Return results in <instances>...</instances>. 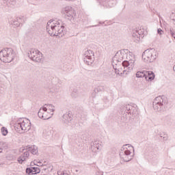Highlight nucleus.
<instances>
[{
	"mask_svg": "<svg viewBox=\"0 0 175 175\" xmlns=\"http://www.w3.org/2000/svg\"><path fill=\"white\" fill-rule=\"evenodd\" d=\"M38 116L39 118H42V120H49L53 117V113L47 111V107H42L38 111Z\"/></svg>",
	"mask_w": 175,
	"mask_h": 175,
	"instance_id": "6e6552de",
	"label": "nucleus"
},
{
	"mask_svg": "<svg viewBox=\"0 0 175 175\" xmlns=\"http://www.w3.org/2000/svg\"><path fill=\"white\" fill-rule=\"evenodd\" d=\"M160 137H163V134L161 133L160 134Z\"/></svg>",
	"mask_w": 175,
	"mask_h": 175,
	"instance_id": "a19ab883",
	"label": "nucleus"
},
{
	"mask_svg": "<svg viewBox=\"0 0 175 175\" xmlns=\"http://www.w3.org/2000/svg\"><path fill=\"white\" fill-rule=\"evenodd\" d=\"M3 150V148H2V146H0V154L1 152H2Z\"/></svg>",
	"mask_w": 175,
	"mask_h": 175,
	"instance_id": "e433bc0d",
	"label": "nucleus"
},
{
	"mask_svg": "<svg viewBox=\"0 0 175 175\" xmlns=\"http://www.w3.org/2000/svg\"><path fill=\"white\" fill-rule=\"evenodd\" d=\"M158 58V51L155 49H148L142 53V59L146 64H151Z\"/></svg>",
	"mask_w": 175,
	"mask_h": 175,
	"instance_id": "20e7f679",
	"label": "nucleus"
},
{
	"mask_svg": "<svg viewBox=\"0 0 175 175\" xmlns=\"http://www.w3.org/2000/svg\"><path fill=\"white\" fill-rule=\"evenodd\" d=\"M27 55L31 61L34 62H42V54L39 50L30 49L27 51Z\"/></svg>",
	"mask_w": 175,
	"mask_h": 175,
	"instance_id": "423d86ee",
	"label": "nucleus"
},
{
	"mask_svg": "<svg viewBox=\"0 0 175 175\" xmlns=\"http://www.w3.org/2000/svg\"><path fill=\"white\" fill-rule=\"evenodd\" d=\"M105 88L103 86H97L94 89V94H98V92H102Z\"/></svg>",
	"mask_w": 175,
	"mask_h": 175,
	"instance_id": "aec40b11",
	"label": "nucleus"
},
{
	"mask_svg": "<svg viewBox=\"0 0 175 175\" xmlns=\"http://www.w3.org/2000/svg\"><path fill=\"white\" fill-rule=\"evenodd\" d=\"M153 109L156 111L163 113L167 109V98L165 96H159L153 101Z\"/></svg>",
	"mask_w": 175,
	"mask_h": 175,
	"instance_id": "f03ea898",
	"label": "nucleus"
},
{
	"mask_svg": "<svg viewBox=\"0 0 175 175\" xmlns=\"http://www.w3.org/2000/svg\"><path fill=\"white\" fill-rule=\"evenodd\" d=\"M25 159H27V157L22 154L21 157L18 158V163H23V162H24Z\"/></svg>",
	"mask_w": 175,
	"mask_h": 175,
	"instance_id": "412c9836",
	"label": "nucleus"
},
{
	"mask_svg": "<svg viewBox=\"0 0 175 175\" xmlns=\"http://www.w3.org/2000/svg\"><path fill=\"white\" fill-rule=\"evenodd\" d=\"M57 174L58 175H63L64 174V171H58Z\"/></svg>",
	"mask_w": 175,
	"mask_h": 175,
	"instance_id": "f704fd0d",
	"label": "nucleus"
},
{
	"mask_svg": "<svg viewBox=\"0 0 175 175\" xmlns=\"http://www.w3.org/2000/svg\"><path fill=\"white\" fill-rule=\"evenodd\" d=\"M125 55H126V53H125L124 51H118L112 59L113 64H116V62L120 63L121 61H123Z\"/></svg>",
	"mask_w": 175,
	"mask_h": 175,
	"instance_id": "9b49d317",
	"label": "nucleus"
},
{
	"mask_svg": "<svg viewBox=\"0 0 175 175\" xmlns=\"http://www.w3.org/2000/svg\"><path fill=\"white\" fill-rule=\"evenodd\" d=\"M146 72H147V70L138 71L136 73V77H137L138 79L144 77L146 79Z\"/></svg>",
	"mask_w": 175,
	"mask_h": 175,
	"instance_id": "6ab92c4d",
	"label": "nucleus"
},
{
	"mask_svg": "<svg viewBox=\"0 0 175 175\" xmlns=\"http://www.w3.org/2000/svg\"><path fill=\"white\" fill-rule=\"evenodd\" d=\"M118 62L114 63V61L112 60V65H113V69L116 70V69H118Z\"/></svg>",
	"mask_w": 175,
	"mask_h": 175,
	"instance_id": "c756f323",
	"label": "nucleus"
},
{
	"mask_svg": "<svg viewBox=\"0 0 175 175\" xmlns=\"http://www.w3.org/2000/svg\"><path fill=\"white\" fill-rule=\"evenodd\" d=\"M124 109H125L126 111H131V110H132V109H133V107H132V105H127L124 107Z\"/></svg>",
	"mask_w": 175,
	"mask_h": 175,
	"instance_id": "c85d7f7f",
	"label": "nucleus"
},
{
	"mask_svg": "<svg viewBox=\"0 0 175 175\" xmlns=\"http://www.w3.org/2000/svg\"><path fill=\"white\" fill-rule=\"evenodd\" d=\"M72 114H70V113H65L63 115V121L65 122V124H69L72 122Z\"/></svg>",
	"mask_w": 175,
	"mask_h": 175,
	"instance_id": "dca6fc26",
	"label": "nucleus"
},
{
	"mask_svg": "<svg viewBox=\"0 0 175 175\" xmlns=\"http://www.w3.org/2000/svg\"><path fill=\"white\" fill-rule=\"evenodd\" d=\"M122 64L124 69H126L127 72H131V70L133 69V66H135V60H124V62H122Z\"/></svg>",
	"mask_w": 175,
	"mask_h": 175,
	"instance_id": "f8f14e48",
	"label": "nucleus"
},
{
	"mask_svg": "<svg viewBox=\"0 0 175 175\" xmlns=\"http://www.w3.org/2000/svg\"><path fill=\"white\" fill-rule=\"evenodd\" d=\"M120 157L124 162H129L132 161V156H131V150L126 149L124 151L121 150L120 152Z\"/></svg>",
	"mask_w": 175,
	"mask_h": 175,
	"instance_id": "9d476101",
	"label": "nucleus"
},
{
	"mask_svg": "<svg viewBox=\"0 0 175 175\" xmlns=\"http://www.w3.org/2000/svg\"><path fill=\"white\" fill-rule=\"evenodd\" d=\"M93 145H94V147L97 148V150H100L102 148V145L99 144V143L98 142H94L93 143Z\"/></svg>",
	"mask_w": 175,
	"mask_h": 175,
	"instance_id": "b1692460",
	"label": "nucleus"
},
{
	"mask_svg": "<svg viewBox=\"0 0 175 175\" xmlns=\"http://www.w3.org/2000/svg\"><path fill=\"white\" fill-rule=\"evenodd\" d=\"M111 3V1H109L108 2V5H110Z\"/></svg>",
	"mask_w": 175,
	"mask_h": 175,
	"instance_id": "37998d69",
	"label": "nucleus"
},
{
	"mask_svg": "<svg viewBox=\"0 0 175 175\" xmlns=\"http://www.w3.org/2000/svg\"><path fill=\"white\" fill-rule=\"evenodd\" d=\"M126 70V69H124L122 72H120V68H118L115 70V72L116 75H119V76H122V75H125V72H127Z\"/></svg>",
	"mask_w": 175,
	"mask_h": 175,
	"instance_id": "4be33fe9",
	"label": "nucleus"
},
{
	"mask_svg": "<svg viewBox=\"0 0 175 175\" xmlns=\"http://www.w3.org/2000/svg\"><path fill=\"white\" fill-rule=\"evenodd\" d=\"M84 55L83 61L85 64H87V65H92L94 61H95L94 51L89 49L85 52Z\"/></svg>",
	"mask_w": 175,
	"mask_h": 175,
	"instance_id": "0eeeda50",
	"label": "nucleus"
},
{
	"mask_svg": "<svg viewBox=\"0 0 175 175\" xmlns=\"http://www.w3.org/2000/svg\"><path fill=\"white\" fill-rule=\"evenodd\" d=\"M34 174H38L40 172V168L38 167H32Z\"/></svg>",
	"mask_w": 175,
	"mask_h": 175,
	"instance_id": "bb28decb",
	"label": "nucleus"
},
{
	"mask_svg": "<svg viewBox=\"0 0 175 175\" xmlns=\"http://www.w3.org/2000/svg\"><path fill=\"white\" fill-rule=\"evenodd\" d=\"M155 79V74L152 71H146L145 75V79L147 81H152Z\"/></svg>",
	"mask_w": 175,
	"mask_h": 175,
	"instance_id": "4468645a",
	"label": "nucleus"
},
{
	"mask_svg": "<svg viewBox=\"0 0 175 175\" xmlns=\"http://www.w3.org/2000/svg\"><path fill=\"white\" fill-rule=\"evenodd\" d=\"M27 150L28 149L27 148L23 149V151L24 152L23 156L25 157L26 158H28V157H29V152H28V150L27 151Z\"/></svg>",
	"mask_w": 175,
	"mask_h": 175,
	"instance_id": "cd10ccee",
	"label": "nucleus"
},
{
	"mask_svg": "<svg viewBox=\"0 0 175 175\" xmlns=\"http://www.w3.org/2000/svg\"><path fill=\"white\" fill-rule=\"evenodd\" d=\"M16 0H7V2L10 3V5H16Z\"/></svg>",
	"mask_w": 175,
	"mask_h": 175,
	"instance_id": "7c9ffc66",
	"label": "nucleus"
},
{
	"mask_svg": "<svg viewBox=\"0 0 175 175\" xmlns=\"http://www.w3.org/2000/svg\"><path fill=\"white\" fill-rule=\"evenodd\" d=\"M143 34V31L142 30H139L137 29L133 30L132 36L133 38H137L136 40L139 42L140 40V36Z\"/></svg>",
	"mask_w": 175,
	"mask_h": 175,
	"instance_id": "2eb2a0df",
	"label": "nucleus"
},
{
	"mask_svg": "<svg viewBox=\"0 0 175 175\" xmlns=\"http://www.w3.org/2000/svg\"><path fill=\"white\" fill-rule=\"evenodd\" d=\"M33 163L34 165H36V161H34L33 162Z\"/></svg>",
	"mask_w": 175,
	"mask_h": 175,
	"instance_id": "79ce46f5",
	"label": "nucleus"
},
{
	"mask_svg": "<svg viewBox=\"0 0 175 175\" xmlns=\"http://www.w3.org/2000/svg\"><path fill=\"white\" fill-rule=\"evenodd\" d=\"M26 173H27V174H29V175L35 174L33 173V170L32 169V167H31L27 168V169H26Z\"/></svg>",
	"mask_w": 175,
	"mask_h": 175,
	"instance_id": "393cba45",
	"label": "nucleus"
},
{
	"mask_svg": "<svg viewBox=\"0 0 175 175\" xmlns=\"http://www.w3.org/2000/svg\"><path fill=\"white\" fill-rule=\"evenodd\" d=\"M44 107H47V110H49V113H54L55 111V109H54V105L51 104H45L44 105Z\"/></svg>",
	"mask_w": 175,
	"mask_h": 175,
	"instance_id": "a211bd4d",
	"label": "nucleus"
},
{
	"mask_svg": "<svg viewBox=\"0 0 175 175\" xmlns=\"http://www.w3.org/2000/svg\"><path fill=\"white\" fill-rule=\"evenodd\" d=\"M44 170H47V168H44Z\"/></svg>",
	"mask_w": 175,
	"mask_h": 175,
	"instance_id": "a18cd8bd",
	"label": "nucleus"
},
{
	"mask_svg": "<svg viewBox=\"0 0 175 175\" xmlns=\"http://www.w3.org/2000/svg\"><path fill=\"white\" fill-rule=\"evenodd\" d=\"M63 13L64 18H66V20H69V21H72L75 18V16H76V13H75V11L70 6L66 7Z\"/></svg>",
	"mask_w": 175,
	"mask_h": 175,
	"instance_id": "1a4fd4ad",
	"label": "nucleus"
},
{
	"mask_svg": "<svg viewBox=\"0 0 175 175\" xmlns=\"http://www.w3.org/2000/svg\"><path fill=\"white\" fill-rule=\"evenodd\" d=\"M8 129L5 127H2L1 128V133L3 136H6V135H8Z\"/></svg>",
	"mask_w": 175,
	"mask_h": 175,
	"instance_id": "a878e982",
	"label": "nucleus"
},
{
	"mask_svg": "<svg viewBox=\"0 0 175 175\" xmlns=\"http://www.w3.org/2000/svg\"><path fill=\"white\" fill-rule=\"evenodd\" d=\"M167 139H169V137L167 136V134L163 133V140L164 142H167Z\"/></svg>",
	"mask_w": 175,
	"mask_h": 175,
	"instance_id": "2f4dec72",
	"label": "nucleus"
},
{
	"mask_svg": "<svg viewBox=\"0 0 175 175\" xmlns=\"http://www.w3.org/2000/svg\"><path fill=\"white\" fill-rule=\"evenodd\" d=\"M129 147H131V148H133V146H129Z\"/></svg>",
	"mask_w": 175,
	"mask_h": 175,
	"instance_id": "c03bdc74",
	"label": "nucleus"
},
{
	"mask_svg": "<svg viewBox=\"0 0 175 175\" xmlns=\"http://www.w3.org/2000/svg\"><path fill=\"white\" fill-rule=\"evenodd\" d=\"M38 163H39V165H37V166H42V163L40 161H38Z\"/></svg>",
	"mask_w": 175,
	"mask_h": 175,
	"instance_id": "4c0bfd02",
	"label": "nucleus"
},
{
	"mask_svg": "<svg viewBox=\"0 0 175 175\" xmlns=\"http://www.w3.org/2000/svg\"><path fill=\"white\" fill-rule=\"evenodd\" d=\"M23 18H24V16H23L22 18L16 17L15 19L13 18H11L9 20V23L12 25H14V27H20V24L21 23V21H20L23 20Z\"/></svg>",
	"mask_w": 175,
	"mask_h": 175,
	"instance_id": "ddd939ff",
	"label": "nucleus"
},
{
	"mask_svg": "<svg viewBox=\"0 0 175 175\" xmlns=\"http://www.w3.org/2000/svg\"><path fill=\"white\" fill-rule=\"evenodd\" d=\"M14 129L18 132H28L31 129V122L28 119L21 118L16 122Z\"/></svg>",
	"mask_w": 175,
	"mask_h": 175,
	"instance_id": "39448f33",
	"label": "nucleus"
},
{
	"mask_svg": "<svg viewBox=\"0 0 175 175\" xmlns=\"http://www.w3.org/2000/svg\"><path fill=\"white\" fill-rule=\"evenodd\" d=\"M71 95H72V98H77V96H79V90L77 89H74Z\"/></svg>",
	"mask_w": 175,
	"mask_h": 175,
	"instance_id": "5701e85b",
	"label": "nucleus"
},
{
	"mask_svg": "<svg viewBox=\"0 0 175 175\" xmlns=\"http://www.w3.org/2000/svg\"><path fill=\"white\" fill-rule=\"evenodd\" d=\"M154 158L156 161H158V157H157V156H155Z\"/></svg>",
	"mask_w": 175,
	"mask_h": 175,
	"instance_id": "ea45409f",
	"label": "nucleus"
},
{
	"mask_svg": "<svg viewBox=\"0 0 175 175\" xmlns=\"http://www.w3.org/2000/svg\"><path fill=\"white\" fill-rule=\"evenodd\" d=\"M76 172H79V170H76Z\"/></svg>",
	"mask_w": 175,
	"mask_h": 175,
	"instance_id": "49530a36",
	"label": "nucleus"
},
{
	"mask_svg": "<svg viewBox=\"0 0 175 175\" xmlns=\"http://www.w3.org/2000/svg\"><path fill=\"white\" fill-rule=\"evenodd\" d=\"M157 33H159V35H162V33H163V31L161 29H158Z\"/></svg>",
	"mask_w": 175,
	"mask_h": 175,
	"instance_id": "473e14b6",
	"label": "nucleus"
},
{
	"mask_svg": "<svg viewBox=\"0 0 175 175\" xmlns=\"http://www.w3.org/2000/svg\"><path fill=\"white\" fill-rule=\"evenodd\" d=\"M170 18H175V13L172 12L170 16Z\"/></svg>",
	"mask_w": 175,
	"mask_h": 175,
	"instance_id": "72a5a7b5",
	"label": "nucleus"
},
{
	"mask_svg": "<svg viewBox=\"0 0 175 175\" xmlns=\"http://www.w3.org/2000/svg\"><path fill=\"white\" fill-rule=\"evenodd\" d=\"M64 29H65V26L61 25L59 21H57L56 23H53V21L47 23L46 31L51 36H58L59 35V37L65 35Z\"/></svg>",
	"mask_w": 175,
	"mask_h": 175,
	"instance_id": "f257e3e1",
	"label": "nucleus"
},
{
	"mask_svg": "<svg viewBox=\"0 0 175 175\" xmlns=\"http://www.w3.org/2000/svg\"><path fill=\"white\" fill-rule=\"evenodd\" d=\"M63 175H68V173H66V171H63Z\"/></svg>",
	"mask_w": 175,
	"mask_h": 175,
	"instance_id": "58836bf2",
	"label": "nucleus"
},
{
	"mask_svg": "<svg viewBox=\"0 0 175 175\" xmlns=\"http://www.w3.org/2000/svg\"><path fill=\"white\" fill-rule=\"evenodd\" d=\"M26 150H28V151H31V154L33 155H36L38 154V146H26Z\"/></svg>",
	"mask_w": 175,
	"mask_h": 175,
	"instance_id": "f3484780",
	"label": "nucleus"
},
{
	"mask_svg": "<svg viewBox=\"0 0 175 175\" xmlns=\"http://www.w3.org/2000/svg\"><path fill=\"white\" fill-rule=\"evenodd\" d=\"M119 70H120V73H122V72H124V70H122V68H119Z\"/></svg>",
	"mask_w": 175,
	"mask_h": 175,
	"instance_id": "c9c22d12",
	"label": "nucleus"
},
{
	"mask_svg": "<svg viewBox=\"0 0 175 175\" xmlns=\"http://www.w3.org/2000/svg\"><path fill=\"white\" fill-rule=\"evenodd\" d=\"M16 52L12 48H5L0 51V59L5 64H9L14 59Z\"/></svg>",
	"mask_w": 175,
	"mask_h": 175,
	"instance_id": "7ed1b4c3",
	"label": "nucleus"
}]
</instances>
